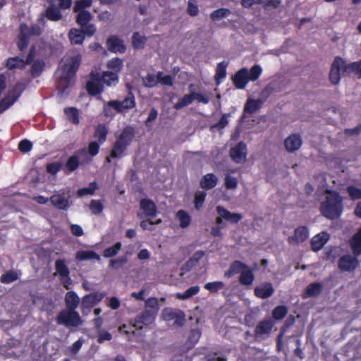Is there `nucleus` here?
Here are the masks:
<instances>
[{"label": "nucleus", "instance_id": "obj_1", "mask_svg": "<svg viewBox=\"0 0 361 361\" xmlns=\"http://www.w3.org/2000/svg\"><path fill=\"white\" fill-rule=\"evenodd\" d=\"M343 199L338 191L327 190L325 200L320 204L322 215L329 219H336L343 210Z\"/></svg>", "mask_w": 361, "mask_h": 361}, {"label": "nucleus", "instance_id": "obj_2", "mask_svg": "<svg viewBox=\"0 0 361 361\" xmlns=\"http://www.w3.org/2000/svg\"><path fill=\"white\" fill-rule=\"evenodd\" d=\"M159 310L157 298L152 297L145 300V310L134 319L136 330H141L143 326L152 324Z\"/></svg>", "mask_w": 361, "mask_h": 361}, {"label": "nucleus", "instance_id": "obj_3", "mask_svg": "<svg viewBox=\"0 0 361 361\" xmlns=\"http://www.w3.org/2000/svg\"><path fill=\"white\" fill-rule=\"evenodd\" d=\"M82 56L80 54L68 58L66 61L63 75L59 82V86L63 92L71 85L72 79L75 77L81 63Z\"/></svg>", "mask_w": 361, "mask_h": 361}, {"label": "nucleus", "instance_id": "obj_4", "mask_svg": "<svg viewBox=\"0 0 361 361\" xmlns=\"http://www.w3.org/2000/svg\"><path fill=\"white\" fill-rule=\"evenodd\" d=\"M92 162V158L87 156V150L82 148L77 150L74 154L70 156L64 165L63 171L66 175H69L78 169L80 165L88 164Z\"/></svg>", "mask_w": 361, "mask_h": 361}, {"label": "nucleus", "instance_id": "obj_5", "mask_svg": "<svg viewBox=\"0 0 361 361\" xmlns=\"http://www.w3.org/2000/svg\"><path fill=\"white\" fill-rule=\"evenodd\" d=\"M355 73L357 75V70H353L350 63L347 64L340 56H336L330 69L329 80L333 85H338L341 80V73Z\"/></svg>", "mask_w": 361, "mask_h": 361}, {"label": "nucleus", "instance_id": "obj_6", "mask_svg": "<svg viewBox=\"0 0 361 361\" xmlns=\"http://www.w3.org/2000/svg\"><path fill=\"white\" fill-rule=\"evenodd\" d=\"M59 325H64L66 327H78L82 324L83 321L79 313L73 310H63L59 312L56 318Z\"/></svg>", "mask_w": 361, "mask_h": 361}, {"label": "nucleus", "instance_id": "obj_7", "mask_svg": "<svg viewBox=\"0 0 361 361\" xmlns=\"http://www.w3.org/2000/svg\"><path fill=\"white\" fill-rule=\"evenodd\" d=\"M275 322L270 317L260 321L254 331L255 341L260 342L267 339L271 334Z\"/></svg>", "mask_w": 361, "mask_h": 361}, {"label": "nucleus", "instance_id": "obj_8", "mask_svg": "<svg viewBox=\"0 0 361 361\" xmlns=\"http://www.w3.org/2000/svg\"><path fill=\"white\" fill-rule=\"evenodd\" d=\"M106 293L102 292H94L82 297L80 308L83 314H87L91 309L101 302L105 297Z\"/></svg>", "mask_w": 361, "mask_h": 361}, {"label": "nucleus", "instance_id": "obj_9", "mask_svg": "<svg viewBox=\"0 0 361 361\" xmlns=\"http://www.w3.org/2000/svg\"><path fill=\"white\" fill-rule=\"evenodd\" d=\"M77 13L76 23L81 27V28L85 29V32L87 37L93 36L96 32L97 28L94 24L90 23L92 19V15L91 13L88 11H80Z\"/></svg>", "mask_w": 361, "mask_h": 361}, {"label": "nucleus", "instance_id": "obj_10", "mask_svg": "<svg viewBox=\"0 0 361 361\" xmlns=\"http://www.w3.org/2000/svg\"><path fill=\"white\" fill-rule=\"evenodd\" d=\"M86 90L90 96H96L103 92L104 86L99 73L91 72L90 80L86 83Z\"/></svg>", "mask_w": 361, "mask_h": 361}, {"label": "nucleus", "instance_id": "obj_11", "mask_svg": "<svg viewBox=\"0 0 361 361\" xmlns=\"http://www.w3.org/2000/svg\"><path fill=\"white\" fill-rule=\"evenodd\" d=\"M110 104L114 106V110L116 112L121 113L124 110L133 109L136 105V102L134 94L129 92L123 101L111 100Z\"/></svg>", "mask_w": 361, "mask_h": 361}, {"label": "nucleus", "instance_id": "obj_12", "mask_svg": "<svg viewBox=\"0 0 361 361\" xmlns=\"http://www.w3.org/2000/svg\"><path fill=\"white\" fill-rule=\"evenodd\" d=\"M357 256L346 254L340 257L338 262V268L343 271H353L360 264Z\"/></svg>", "mask_w": 361, "mask_h": 361}, {"label": "nucleus", "instance_id": "obj_13", "mask_svg": "<svg viewBox=\"0 0 361 361\" xmlns=\"http://www.w3.org/2000/svg\"><path fill=\"white\" fill-rule=\"evenodd\" d=\"M309 238V230L307 226H300L294 231V234L288 238V243L290 245H299L306 241Z\"/></svg>", "mask_w": 361, "mask_h": 361}, {"label": "nucleus", "instance_id": "obj_14", "mask_svg": "<svg viewBox=\"0 0 361 361\" xmlns=\"http://www.w3.org/2000/svg\"><path fill=\"white\" fill-rule=\"evenodd\" d=\"M302 145V139L299 133H292L284 140V147L288 152L298 151Z\"/></svg>", "mask_w": 361, "mask_h": 361}, {"label": "nucleus", "instance_id": "obj_15", "mask_svg": "<svg viewBox=\"0 0 361 361\" xmlns=\"http://www.w3.org/2000/svg\"><path fill=\"white\" fill-rule=\"evenodd\" d=\"M230 156L236 163H242L246 159L247 146L243 141L230 149Z\"/></svg>", "mask_w": 361, "mask_h": 361}, {"label": "nucleus", "instance_id": "obj_16", "mask_svg": "<svg viewBox=\"0 0 361 361\" xmlns=\"http://www.w3.org/2000/svg\"><path fill=\"white\" fill-rule=\"evenodd\" d=\"M106 47L112 53H124L126 51V47L123 40L119 39L116 35H111L106 39Z\"/></svg>", "mask_w": 361, "mask_h": 361}, {"label": "nucleus", "instance_id": "obj_17", "mask_svg": "<svg viewBox=\"0 0 361 361\" xmlns=\"http://www.w3.org/2000/svg\"><path fill=\"white\" fill-rule=\"evenodd\" d=\"M140 207L143 214L147 218L153 219L157 214L156 204L148 198H142L140 202Z\"/></svg>", "mask_w": 361, "mask_h": 361}, {"label": "nucleus", "instance_id": "obj_18", "mask_svg": "<svg viewBox=\"0 0 361 361\" xmlns=\"http://www.w3.org/2000/svg\"><path fill=\"white\" fill-rule=\"evenodd\" d=\"M51 204L60 210H67L69 207V197L64 192L61 194H54L49 197Z\"/></svg>", "mask_w": 361, "mask_h": 361}, {"label": "nucleus", "instance_id": "obj_19", "mask_svg": "<svg viewBox=\"0 0 361 361\" xmlns=\"http://www.w3.org/2000/svg\"><path fill=\"white\" fill-rule=\"evenodd\" d=\"M249 81L248 70L246 68L238 71L233 77V82L237 89H244Z\"/></svg>", "mask_w": 361, "mask_h": 361}, {"label": "nucleus", "instance_id": "obj_20", "mask_svg": "<svg viewBox=\"0 0 361 361\" xmlns=\"http://www.w3.org/2000/svg\"><path fill=\"white\" fill-rule=\"evenodd\" d=\"M274 293V288L272 283L265 282L262 283L259 286L255 287L254 289L255 295L261 299H266L271 297Z\"/></svg>", "mask_w": 361, "mask_h": 361}, {"label": "nucleus", "instance_id": "obj_21", "mask_svg": "<svg viewBox=\"0 0 361 361\" xmlns=\"http://www.w3.org/2000/svg\"><path fill=\"white\" fill-rule=\"evenodd\" d=\"M216 211L218 215L221 216L226 221L231 224H236L243 219L242 214L239 213H232L223 206H217L216 207Z\"/></svg>", "mask_w": 361, "mask_h": 361}, {"label": "nucleus", "instance_id": "obj_22", "mask_svg": "<svg viewBox=\"0 0 361 361\" xmlns=\"http://www.w3.org/2000/svg\"><path fill=\"white\" fill-rule=\"evenodd\" d=\"M134 134V128L130 126H128L122 130L121 134L117 137L116 141L128 147L133 141Z\"/></svg>", "mask_w": 361, "mask_h": 361}, {"label": "nucleus", "instance_id": "obj_23", "mask_svg": "<svg viewBox=\"0 0 361 361\" xmlns=\"http://www.w3.org/2000/svg\"><path fill=\"white\" fill-rule=\"evenodd\" d=\"M20 97L15 89L9 91L3 99L0 100V114L11 106Z\"/></svg>", "mask_w": 361, "mask_h": 361}, {"label": "nucleus", "instance_id": "obj_24", "mask_svg": "<svg viewBox=\"0 0 361 361\" xmlns=\"http://www.w3.org/2000/svg\"><path fill=\"white\" fill-rule=\"evenodd\" d=\"M295 322V317L290 315L280 329V332L276 338V349L277 351H281L283 348V339L287 329L293 326Z\"/></svg>", "mask_w": 361, "mask_h": 361}, {"label": "nucleus", "instance_id": "obj_25", "mask_svg": "<svg viewBox=\"0 0 361 361\" xmlns=\"http://www.w3.org/2000/svg\"><path fill=\"white\" fill-rule=\"evenodd\" d=\"M87 36L85 29L71 28L68 33V37L73 45L82 44Z\"/></svg>", "mask_w": 361, "mask_h": 361}, {"label": "nucleus", "instance_id": "obj_26", "mask_svg": "<svg viewBox=\"0 0 361 361\" xmlns=\"http://www.w3.org/2000/svg\"><path fill=\"white\" fill-rule=\"evenodd\" d=\"M329 239L326 232H322L314 235L311 240V249L314 252L320 250Z\"/></svg>", "mask_w": 361, "mask_h": 361}, {"label": "nucleus", "instance_id": "obj_27", "mask_svg": "<svg viewBox=\"0 0 361 361\" xmlns=\"http://www.w3.org/2000/svg\"><path fill=\"white\" fill-rule=\"evenodd\" d=\"M262 105V101L261 99H247L246 101L244 109L243 115L241 116L240 120L243 121L245 117V114H252L258 111Z\"/></svg>", "mask_w": 361, "mask_h": 361}, {"label": "nucleus", "instance_id": "obj_28", "mask_svg": "<svg viewBox=\"0 0 361 361\" xmlns=\"http://www.w3.org/2000/svg\"><path fill=\"white\" fill-rule=\"evenodd\" d=\"M27 29V24L22 23L19 26V35L18 36L17 47L18 49L23 51L27 49L30 42V37L25 34V30Z\"/></svg>", "mask_w": 361, "mask_h": 361}, {"label": "nucleus", "instance_id": "obj_29", "mask_svg": "<svg viewBox=\"0 0 361 361\" xmlns=\"http://www.w3.org/2000/svg\"><path fill=\"white\" fill-rule=\"evenodd\" d=\"M217 183L218 178L212 173L203 176L200 181V187L205 190L213 189L216 186Z\"/></svg>", "mask_w": 361, "mask_h": 361}, {"label": "nucleus", "instance_id": "obj_30", "mask_svg": "<svg viewBox=\"0 0 361 361\" xmlns=\"http://www.w3.org/2000/svg\"><path fill=\"white\" fill-rule=\"evenodd\" d=\"M247 265L240 260L233 261L229 267V269L224 272L226 278H231L234 275L239 274L247 268Z\"/></svg>", "mask_w": 361, "mask_h": 361}, {"label": "nucleus", "instance_id": "obj_31", "mask_svg": "<svg viewBox=\"0 0 361 361\" xmlns=\"http://www.w3.org/2000/svg\"><path fill=\"white\" fill-rule=\"evenodd\" d=\"M44 16L50 21L57 22L62 18L63 15L58 6L51 4L45 10Z\"/></svg>", "mask_w": 361, "mask_h": 361}, {"label": "nucleus", "instance_id": "obj_32", "mask_svg": "<svg viewBox=\"0 0 361 361\" xmlns=\"http://www.w3.org/2000/svg\"><path fill=\"white\" fill-rule=\"evenodd\" d=\"M66 309L75 310L80 304V298L74 291H68L65 295Z\"/></svg>", "mask_w": 361, "mask_h": 361}, {"label": "nucleus", "instance_id": "obj_33", "mask_svg": "<svg viewBox=\"0 0 361 361\" xmlns=\"http://www.w3.org/2000/svg\"><path fill=\"white\" fill-rule=\"evenodd\" d=\"M255 280V275L251 268L247 267L245 270H243L239 277V282L243 286H250Z\"/></svg>", "mask_w": 361, "mask_h": 361}, {"label": "nucleus", "instance_id": "obj_34", "mask_svg": "<svg viewBox=\"0 0 361 361\" xmlns=\"http://www.w3.org/2000/svg\"><path fill=\"white\" fill-rule=\"evenodd\" d=\"M102 84H105L107 86L115 85L118 82V74L115 72L104 71L102 76H100Z\"/></svg>", "mask_w": 361, "mask_h": 361}, {"label": "nucleus", "instance_id": "obj_35", "mask_svg": "<svg viewBox=\"0 0 361 361\" xmlns=\"http://www.w3.org/2000/svg\"><path fill=\"white\" fill-rule=\"evenodd\" d=\"M350 246L353 255H361V233H355L350 240Z\"/></svg>", "mask_w": 361, "mask_h": 361}, {"label": "nucleus", "instance_id": "obj_36", "mask_svg": "<svg viewBox=\"0 0 361 361\" xmlns=\"http://www.w3.org/2000/svg\"><path fill=\"white\" fill-rule=\"evenodd\" d=\"M75 259L79 261L88 259L99 260L100 256L93 250H80L76 252Z\"/></svg>", "mask_w": 361, "mask_h": 361}, {"label": "nucleus", "instance_id": "obj_37", "mask_svg": "<svg viewBox=\"0 0 361 361\" xmlns=\"http://www.w3.org/2000/svg\"><path fill=\"white\" fill-rule=\"evenodd\" d=\"M323 290V286L321 283H312L309 284L305 290V294L307 297H316L319 295Z\"/></svg>", "mask_w": 361, "mask_h": 361}, {"label": "nucleus", "instance_id": "obj_38", "mask_svg": "<svg viewBox=\"0 0 361 361\" xmlns=\"http://www.w3.org/2000/svg\"><path fill=\"white\" fill-rule=\"evenodd\" d=\"M64 114L67 119L74 125L80 123L79 111L75 107H67L64 109Z\"/></svg>", "mask_w": 361, "mask_h": 361}, {"label": "nucleus", "instance_id": "obj_39", "mask_svg": "<svg viewBox=\"0 0 361 361\" xmlns=\"http://www.w3.org/2000/svg\"><path fill=\"white\" fill-rule=\"evenodd\" d=\"M56 272L59 275L60 278H68L70 271L66 264L64 259H59L55 262Z\"/></svg>", "mask_w": 361, "mask_h": 361}, {"label": "nucleus", "instance_id": "obj_40", "mask_svg": "<svg viewBox=\"0 0 361 361\" xmlns=\"http://www.w3.org/2000/svg\"><path fill=\"white\" fill-rule=\"evenodd\" d=\"M147 37L141 35L139 32H135L132 36V45L135 49H142L147 42Z\"/></svg>", "mask_w": 361, "mask_h": 361}, {"label": "nucleus", "instance_id": "obj_41", "mask_svg": "<svg viewBox=\"0 0 361 361\" xmlns=\"http://www.w3.org/2000/svg\"><path fill=\"white\" fill-rule=\"evenodd\" d=\"M227 65L228 63H225V61L220 62L217 64L214 75V79L217 85L221 83L222 80L226 78Z\"/></svg>", "mask_w": 361, "mask_h": 361}, {"label": "nucleus", "instance_id": "obj_42", "mask_svg": "<svg viewBox=\"0 0 361 361\" xmlns=\"http://www.w3.org/2000/svg\"><path fill=\"white\" fill-rule=\"evenodd\" d=\"M6 66L9 70H13L15 68L25 69L23 59L19 56L8 58L6 61Z\"/></svg>", "mask_w": 361, "mask_h": 361}, {"label": "nucleus", "instance_id": "obj_43", "mask_svg": "<svg viewBox=\"0 0 361 361\" xmlns=\"http://www.w3.org/2000/svg\"><path fill=\"white\" fill-rule=\"evenodd\" d=\"M176 217L179 220L180 227H181L182 228H187L190 224L191 216L185 210H183V209L178 210L176 213Z\"/></svg>", "mask_w": 361, "mask_h": 361}, {"label": "nucleus", "instance_id": "obj_44", "mask_svg": "<svg viewBox=\"0 0 361 361\" xmlns=\"http://www.w3.org/2000/svg\"><path fill=\"white\" fill-rule=\"evenodd\" d=\"M128 147L124 146L122 144H120L118 142L115 141L114 143L111 150V157L113 159H119L124 156V152L127 149Z\"/></svg>", "mask_w": 361, "mask_h": 361}, {"label": "nucleus", "instance_id": "obj_45", "mask_svg": "<svg viewBox=\"0 0 361 361\" xmlns=\"http://www.w3.org/2000/svg\"><path fill=\"white\" fill-rule=\"evenodd\" d=\"M97 188V183L95 181L91 182L88 187L78 189L76 192L77 196L82 197L86 195H93Z\"/></svg>", "mask_w": 361, "mask_h": 361}, {"label": "nucleus", "instance_id": "obj_46", "mask_svg": "<svg viewBox=\"0 0 361 361\" xmlns=\"http://www.w3.org/2000/svg\"><path fill=\"white\" fill-rule=\"evenodd\" d=\"M200 292V287L198 286H191L183 293H178L176 294L178 299L185 300L197 295Z\"/></svg>", "mask_w": 361, "mask_h": 361}, {"label": "nucleus", "instance_id": "obj_47", "mask_svg": "<svg viewBox=\"0 0 361 361\" xmlns=\"http://www.w3.org/2000/svg\"><path fill=\"white\" fill-rule=\"evenodd\" d=\"M108 134V129L104 124H99L94 132V137H97L98 142L103 144L106 140Z\"/></svg>", "mask_w": 361, "mask_h": 361}, {"label": "nucleus", "instance_id": "obj_48", "mask_svg": "<svg viewBox=\"0 0 361 361\" xmlns=\"http://www.w3.org/2000/svg\"><path fill=\"white\" fill-rule=\"evenodd\" d=\"M231 13L230 9L226 8H218L210 14V18L212 20H219L221 19L228 17Z\"/></svg>", "mask_w": 361, "mask_h": 361}, {"label": "nucleus", "instance_id": "obj_49", "mask_svg": "<svg viewBox=\"0 0 361 361\" xmlns=\"http://www.w3.org/2000/svg\"><path fill=\"white\" fill-rule=\"evenodd\" d=\"M122 244L121 242L116 243L114 245L109 247L104 250L103 257L105 258H110L116 256L121 250Z\"/></svg>", "mask_w": 361, "mask_h": 361}, {"label": "nucleus", "instance_id": "obj_50", "mask_svg": "<svg viewBox=\"0 0 361 361\" xmlns=\"http://www.w3.org/2000/svg\"><path fill=\"white\" fill-rule=\"evenodd\" d=\"M44 65V62L42 60H35L31 66V75L33 78L39 77L43 71Z\"/></svg>", "mask_w": 361, "mask_h": 361}, {"label": "nucleus", "instance_id": "obj_51", "mask_svg": "<svg viewBox=\"0 0 361 361\" xmlns=\"http://www.w3.org/2000/svg\"><path fill=\"white\" fill-rule=\"evenodd\" d=\"M288 313V308L285 305H278L272 310V319L281 320L283 319Z\"/></svg>", "mask_w": 361, "mask_h": 361}, {"label": "nucleus", "instance_id": "obj_52", "mask_svg": "<svg viewBox=\"0 0 361 361\" xmlns=\"http://www.w3.org/2000/svg\"><path fill=\"white\" fill-rule=\"evenodd\" d=\"M193 100L194 97L192 95V93L185 94L174 104L173 107L176 110L181 109L183 107L191 104L193 102Z\"/></svg>", "mask_w": 361, "mask_h": 361}, {"label": "nucleus", "instance_id": "obj_53", "mask_svg": "<svg viewBox=\"0 0 361 361\" xmlns=\"http://www.w3.org/2000/svg\"><path fill=\"white\" fill-rule=\"evenodd\" d=\"M207 193L204 191H196L194 195V204L196 209H200L205 201Z\"/></svg>", "mask_w": 361, "mask_h": 361}, {"label": "nucleus", "instance_id": "obj_54", "mask_svg": "<svg viewBox=\"0 0 361 361\" xmlns=\"http://www.w3.org/2000/svg\"><path fill=\"white\" fill-rule=\"evenodd\" d=\"M89 208L92 214L99 215L103 212L104 204L102 200H92Z\"/></svg>", "mask_w": 361, "mask_h": 361}, {"label": "nucleus", "instance_id": "obj_55", "mask_svg": "<svg viewBox=\"0 0 361 361\" xmlns=\"http://www.w3.org/2000/svg\"><path fill=\"white\" fill-rule=\"evenodd\" d=\"M204 288L210 293H215L224 288V283L220 281L209 282L204 286Z\"/></svg>", "mask_w": 361, "mask_h": 361}, {"label": "nucleus", "instance_id": "obj_56", "mask_svg": "<svg viewBox=\"0 0 361 361\" xmlns=\"http://www.w3.org/2000/svg\"><path fill=\"white\" fill-rule=\"evenodd\" d=\"M262 73V68L259 65H254L248 71V79L250 81L257 80Z\"/></svg>", "mask_w": 361, "mask_h": 361}, {"label": "nucleus", "instance_id": "obj_57", "mask_svg": "<svg viewBox=\"0 0 361 361\" xmlns=\"http://www.w3.org/2000/svg\"><path fill=\"white\" fill-rule=\"evenodd\" d=\"M18 278V274L13 270H10L1 275L0 281L3 283H11L16 281Z\"/></svg>", "mask_w": 361, "mask_h": 361}, {"label": "nucleus", "instance_id": "obj_58", "mask_svg": "<svg viewBox=\"0 0 361 361\" xmlns=\"http://www.w3.org/2000/svg\"><path fill=\"white\" fill-rule=\"evenodd\" d=\"M107 67L118 73V72L121 71L123 68V61L118 57L113 58L109 61Z\"/></svg>", "mask_w": 361, "mask_h": 361}, {"label": "nucleus", "instance_id": "obj_59", "mask_svg": "<svg viewBox=\"0 0 361 361\" xmlns=\"http://www.w3.org/2000/svg\"><path fill=\"white\" fill-rule=\"evenodd\" d=\"M136 330L135 326L134 325V319H132L129 322L128 324H123L119 326L118 331L121 334H125L126 335L129 334H135V331Z\"/></svg>", "mask_w": 361, "mask_h": 361}, {"label": "nucleus", "instance_id": "obj_60", "mask_svg": "<svg viewBox=\"0 0 361 361\" xmlns=\"http://www.w3.org/2000/svg\"><path fill=\"white\" fill-rule=\"evenodd\" d=\"M128 262L126 255L121 256L116 259H111L109 261V267L110 268L118 269Z\"/></svg>", "mask_w": 361, "mask_h": 361}, {"label": "nucleus", "instance_id": "obj_61", "mask_svg": "<svg viewBox=\"0 0 361 361\" xmlns=\"http://www.w3.org/2000/svg\"><path fill=\"white\" fill-rule=\"evenodd\" d=\"M100 148V143L96 141H92L89 143L87 150V156L92 159L93 157L96 156Z\"/></svg>", "mask_w": 361, "mask_h": 361}, {"label": "nucleus", "instance_id": "obj_62", "mask_svg": "<svg viewBox=\"0 0 361 361\" xmlns=\"http://www.w3.org/2000/svg\"><path fill=\"white\" fill-rule=\"evenodd\" d=\"M42 33V30L41 27L37 24H33L30 27L27 25V29L25 30V34H26L29 37L32 36L38 37L41 35Z\"/></svg>", "mask_w": 361, "mask_h": 361}, {"label": "nucleus", "instance_id": "obj_63", "mask_svg": "<svg viewBox=\"0 0 361 361\" xmlns=\"http://www.w3.org/2000/svg\"><path fill=\"white\" fill-rule=\"evenodd\" d=\"M92 0H77L73 6V11H86V8L92 6Z\"/></svg>", "mask_w": 361, "mask_h": 361}, {"label": "nucleus", "instance_id": "obj_64", "mask_svg": "<svg viewBox=\"0 0 361 361\" xmlns=\"http://www.w3.org/2000/svg\"><path fill=\"white\" fill-rule=\"evenodd\" d=\"M346 191L352 200L361 199V189L354 185H349L346 188Z\"/></svg>", "mask_w": 361, "mask_h": 361}]
</instances>
